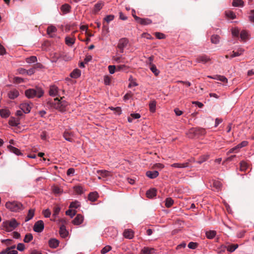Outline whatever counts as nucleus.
I'll list each match as a JSON object with an SVG mask.
<instances>
[{
    "label": "nucleus",
    "mask_w": 254,
    "mask_h": 254,
    "mask_svg": "<svg viewBox=\"0 0 254 254\" xmlns=\"http://www.w3.org/2000/svg\"><path fill=\"white\" fill-rule=\"evenodd\" d=\"M44 94L43 90L40 88H36L35 89H29L25 92V94L28 98L34 97H41Z\"/></svg>",
    "instance_id": "f257e3e1"
},
{
    "label": "nucleus",
    "mask_w": 254,
    "mask_h": 254,
    "mask_svg": "<svg viewBox=\"0 0 254 254\" xmlns=\"http://www.w3.org/2000/svg\"><path fill=\"white\" fill-rule=\"evenodd\" d=\"M206 133L205 129L203 128L196 127L192 128L189 131V137H198L200 136L204 135Z\"/></svg>",
    "instance_id": "f03ea898"
},
{
    "label": "nucleus",
    "mask_w": 254,
    "mask_h": 254,
    "mask_svg": "<svg viewBox=\"0 0 254 254\" xmlns=\"http://www.w3.org/2000/svg\"><path fill=\"white\" fill-rule=\"evenodd\" d=\"M5 207L11 211L17 212L23 209V205L18 201L7 202Z\"/></svg>",
    "instance_id": "7ed1b4c3"
},
{
    "label": "nucleus",
    "mask_w": 254,
    "mask_h": 254,
    "mask_svg": "<svg viewBox=\"0 0 254 254\" xmlns=\"http://www.w3.org/2000/svg\"><path fill=\"white\" fill-rule=\"evenodd\" d=\"M67 106V103L65 101H61L58 98L54 99V103H53V107L55 109L59 110L61 112H64L66 110V107Z\"/></svg>",
    "instance_id": "20e7f679"
},
{
    "label": "nucleus",
    "mask_w": 254,
    "mask_h": 254,
    "mask_svg": "<svg viewBox=\"0 0 254 254\" xmlns=\"http://www.w3.org/2000/svg\"><path fill=\"white\" fill-rule=\"evenodd\" d=\"M19 225L15 219L10 221H6L2 223V226L7 232H11L15 229Z\"/></svg>",
    "instance_id": "39448f33"
},
{
    "label": "nucleus",
    "mask_w": 254,
    "mask_h": 254,
    "mask_svg": "<svg viewBox=\"0 0 254 254\" xmlns=\"http://www.w3.org/2000/svg\"><path fill=\"white\" fill-rule=\"evenodd\" d=\"M133 17L138 23L142 25H149L152 22V20L148 18H142L134 14H133Z\"/></svg>",
    "instance_id": "423d86ee"
},
{
    "label": "nucleus",
    "mask_w": 254,
    "mask_h": 254,
    "mask_svg": "<svg viewBox=\"0 0 254 254\" xmlns=\"http://www.w3.org/2000/svg\"><path fill=\"white\" fill-rule=\"evenodd\" d=\"M97 173L101 176L104 181H107L112 177V174L111 172L107 170H97Z\"/></svg>",
    "instance_id": "0eeeda50"
},
{
    "label": "nucleus",
    "mask_w": 254,
    "mask_h": 254,
    "mask_svg": "<svg viewBox=\"0 0 254 254\" xmlns=\"http://www.w3.org/2000/svg\"><path fill=\"white\" fill-rule=\"evenodd\" d=\"M44 229V224L42 220L37 221L34 225L33 230L37 233L42 232Z\"/></svg>",
    "instance_id": "6e6552de"
},
{
    "label": "nucleus",
    "mask_w": 254,
    "mask_h": 254,
    "mask_svg": "<svg viewBox=\"0 0 254 254\" xmlns=\"http://www.w3.org/2000/svg\"><path fill=\"white\" fill-rule=\"evenodd\" d=\"M128 43V40L126 38L121 39L118 44V48L120 49L121 53L124 52V48L126 47Z\"/></svg>",
    "instance_id": "1a4fd4ad"
},
{
    "label": "nucleus",
    "mask_w": 254,
    "mask_h": 254,
    "mask_svg": "<svg viewBox=\"0 0 254 254\" xmlns=\"http://www.w3.org/2000/svg\"><path fill=\"white\" fill-rule=\"evenodd\" d=\"M211 61L209 56L206 55H201L198 56L196 58L195 62L197 63H202L205 64Z\"/></svg>",
    "instance_id": "9d476101"
},
{
    "label": "nucleus",
    "mask_w": 254,
    "mask_h": 254,
    "mask_svg": "<svg viewBox=\"0 0 254 254\" xmlns=\"http://www.w3.org/2000/svg\"><path fill=\"white\" fill-rule=\"evenodd\" d=\"M49 93L51 96L53 97L60 96L59 89L58 87L55 85H52L50 86Z\"/></svg>",
    "instance_id": "9b49d317"
},
{
    "label": "nucleus",
    "mask_w": 254,
    "mask_h": 254,
    "mask_svg": "<svg viewBox=\"0 0 254 254\" xmlns=\"http://www.w3.org/2000/svg\"><path fill=\"white\" fill-rule=\"evenodd\" d=\"M16 248L15 245L7 247L6 249L3 250L0 252V254H17V250H14Z\"/></svg>",
    "instance_id": "f8f14e48"
},
{
    "label": "nucleus",
    "mask_w": 254,
    "mask_h": 254,
    "mask_svg": "<svg viewBox=\"0 0 254 254\" xmlns=\"http://www.w3.org/2000/svg\"><path fill=\"white\" fill-rule=\"evenodd\" d=\"M75 32V31L73 32L72 33V37H70V36L65 37V43L66 45H67L68 46L71 47L75 43V37L73 35Z\"/></svg>",
    "instance_id": "ddd939ff"
},
{
    "label": "nucleus",
    "mask_w": 254,
    "mask_h": 254,
    "mask_svg": "<svg viewBox=\"0 0 254 254\" xmlns=\"http://www.w3.org/2000/svg\"><path fill=\"white\" fill-rule=\"evenodd\" d=\"M190 161H188L186 162L180 163H175L171 165V167L176 168H186L189 166Z\"/></svg>",
    "instance_id": "4468645a"
},
{
    "label": "nucleus",
    "mask_w": 254,
    "mask_h": 254,
    "mask_svg": "<svg viewBox=\"0 0 254 254\" xmlns=\"http://www.w3.org/2000/svg\"><path fill=\"white\" fill-rule=\"evenodd\" d=\"M20 108L24 113L27 114L30 112L31 106L29 103H23L20 105Z\"/></svg>",
    "instance_id": "2eb2a0df"
},
{
    "label": "nucleus",
    "mask_w": 254,
    "mask_h": 254,
    "mask_svg": "<svg viewBox=\"0 0 254 254\" xmlns=\"http://www.w3.org/2000/svg\"><path fill=\"white\" fill-rule=\"evenodd\" d=\"M64 138L69 141L72 142L73 141V133L71 131L65 130L63 134Z\"/></svg>",
    "instance_id": "dca6fc26"
},
{
    "label": "nucleus",
    "mask_w": 254,
    "mask_h": 254,
    "mask_svg": "<svg viewBox=\"0 0 254 254\" xmlns=\"http://www.w3.org/2000/svg\"><path fill=\"white\" fill-rule=\"evenodd\" d=\"M103 6L104 2L103 1H98L95 4L93 9L92 10V13L94 14H97L102 8Z\"/></svg>",
    "instance_id": "f3484780"
},
{
    "label": "nucleus",
    "mask_w": 254,
    "mask_h": 254,
    "mask_svg": "<svg viewBox=\"0 0 254 254\" xmlns=\"http://www.w3.org/2000/svg\"><path fill=\"white\" fill-rule=\"evenodd\" d=\"M19 95V93L18 91L15 89L11 90L8 93V97L10 99H14L18 97Z\"/></svg>",
    "instance_id": "a211bd4d"
},
{
    "label": "nucleus",
    "mask_w": 254,
    "mask_h": 254,
    "mask_svg": "<svg viewBox=\"0 0 254 254\" xmlns=\"http://www.w3.org/2000/svg\"><path fill=\"white\" fill-rule=\"evenodd\" d=\"M57 31V28L54 25H50L48 26L47 29V34L50 37H53L54 36V34Z\"/></svg>",
    "instance_id": "6ab92c4d"
},
{
    "label": "nucleus",
    "mask_w": 254,
    "mask_h": 254,
    "mask_svg": "<svg viewBox=\"0 0 254 254\" xmlns=\"http://www.w3.org/2000/svg\"><path fill=\"white\" fill-rule=\"evenodd\" d=\"M123 235L125 238L128 239H131L134 237V232L133 231L129 229L125 230Z\"/></svg>",
    "instance_id": "aec40b11"
},
{
    "label": "nucleus",
    "mask_w": 254,
    "mask_h": 254,
    "mask_svg": "<svg viewBox=\"0 0 254 254\" xmlns=\"http://www.w3.org/2000/svg\"><path fill=\"white\" fill-rule=\"evenodd\" d=\"M83 216L81 214H77L72 221L74 225H79L83 221Z\"/></svg>",
    "instance_id": "412c9836"
},
{
    "label": "nucleus",
    "mask_w": 254,
    "mask_h": 254,
    "mask_svg": "<svg viewBox=\"0 0 254 254\" xmlns=\"http://www.w3.org/2000/svg\"><path fill=\"white\" fill-rule=\"evenodd\" d=\"M71 6L67 3H65L61 7V10L63 14H67L70 12Z\"/></svg>",
    "instance_id": "4be33fe9"
},
{
    "label": "nucleus",
    "mask_w": 254,
    "mask_h": 254,
    "mask_svg": "<svg viewBox=\"0 0 254 254\" xmlns=\"http://www.w3.org/2000/svg\"><path fill=\"white\" fill-rule=\"evenodd\" d=\"M146 175L149 178L153 179L158 176L159 173L157 171H148L146 172Z\"/></svg>",
    "instance_id": "5701e85b"
},
{
    "label": "nucleus",
    "mask_w": 254,
    "mask_h": 254,
    "mask_svg": "<svg viewBox=\"0 0 254 254\" xmlns=\"http://www.w3.org/2000/svg\"><path fill=\"white\" fill-rule=\"evenodd\" d=\"M146 196L148 198H151L156 195V190L155 189H151L148 190L146 193Z\"/></svg>",
    "instance_id": "b1692460"
},
{
    "label": "nucleus",
    "mask_w": 254,
    "mask_h": 254,
    "mask_svg": "<svg viewBox=\"0 0 254 254\" xmlns=\"http://www.w3.org/2000/svg\"><path fill=\"white\" fill-rule=\"evenodd\" d=\"M7 148L11 152H12L18 156L22 155L20 150L15 147L11 146V145H9L7 146Z\"/></svg>",
    "instance_id": "393cba45"
},
{
    "label": "nucleus",
    "mask_w": 254,
    "mask_h": 254,
    "mask_svg": "<svg viewBox=\"0 0 254 254\" xmlns=\"http://www.w3.org/2000/svg\"><path fill=\"white\" fill-rule=\"evenodd\" d=\"M98 196V194L96 191L92 192L88 195V199L92 202H94L97 199Z\"/></svg>",
    "instance_id": "a878e982"
},
{
    "label": "nucleus",
    "mask_w": 254,
    "mask_h": 254,
    "mask_svg": "<svg viewBox=\"0 0 254 254\" xmlns=\"http://www.w3.org/2000/svg\"><path fill=\"white\" fill-rule=\"evenodd\" d=\"M59 245V242L56 239H51L49 241V245L52 248H56Z\"/></svg>",
    "instance_id": "bb28decb"
},
{
    "label": "nucleus",
    "mask_w": 254,
    "mask_h": 254,
    "mask_svg": "<svg viewBox=\"0 0 254 254\" xmlns=\"http://www.w3.org/2000/svg\"><path fill=\"white\" fill-rule=\"evenodd\" d=\"M59 233L60 236L62 238H65L68 235V232L65 229V227L64 225H62L60 227Z\"/></svg>",
    "instance_id": "cd10ccee"
},
{
    "label": "nucleus",
    "mask_w": 254,
    "mask_h": 254,
    "mask_svg": "<svg viewBox=\"0 0 254 254\" xmlns=\"http://www.w3.org/2000/svg\"><path fill=\"white\" fill-rule=\"evenodd\" d=\"M0 115L2 118H7L10 115V112L7 109H2L0 110Z\"/></svg>",
    "instance_id": "c85d7f7f"
},
{
    "label": "nucleus",
    "mask_w": 254,
    "mask_h": 254,
    "mask_svg": "<svg viewBox=\"0 0 254 254\" xmlns=\"http://www.w3.org/2000/svg\"><path fill=\"white\" fill-rule=\"evenodd\" d=\"M35 214V210L30 209L29 210L27 216L25 218V221L27 222L30 220L32 219Z\"/></svg>",
    "instance_id": "c756f323"
},
{
    "label": "nucleus",
    "mask_w": 254,
    "mask_h": 254,
    "mask_svg": "<svg viewBox=\"0 0 254 254\" xmlns=\"http://www.w3.org/2000/svg\"><path fill=\"white\" fill-rule=\"evenodd\" d=\"M238 248V244H231L225 246L226 250L230 253L234 252Z\"/></svg>",
    "instance_id": "7c9ffc66"
},
{
    "label": "nucleus",
    "mask_w": 254,
    "mask_h": 254,
    "mask_svg": "<svg viewBox=\"0 0 254 254\" xmlns=\"http://www.w3.org/2000/svg\"><path fill=\"white\" fill-rule=\"evenodd\" d=\"M81 75V71L76 68L74 69L70 73V76L73 78H77Z\"/></svg>",
    "instance_id": "2f4dec72"
},
{
    "label": "nucleus",
    "mask_w": 254,
    "mask_h": 254,
    "mask_svg": "<svg viewBox=\"0 0 254 254\" xmlns=\"http://www.w3.org/2000/svg\"><path fill=\"white\" fill-rule=\"evenodd\" d=\"M208 77H209L210 78H212V79L220 80L224 83L227 82V80H228L226 77H225L224 76H221V75H216L215 77H212L211 76H208Z\"/></svg>",
    "instance_id": "473e14b6"
},
{
    "label": "nucleus",
    "mask_w": 254,
    "mask_h": 254,
    "mask_svg": "<svg viewBox=\"0 0 254 254\" xmlns=\"http://www.w3.org/2000/svg\"><path fill=\"white\" fill-rule=\"evenodd\" d=\"M9 124L12 127H17L20 124L19 120L12 118L9 121Z\"/></svg>",
    "instance_id": "72a5a7b5"
},
{
    "label": "nucleus",
    "mask_w": 254,
    "mask_h": 254,
    "mask_svg": "<svg viewBox=\"0 0 254 254\" xmlns=\"http://www.w3.org/2000/svg\"><path fill=\"white\" fill-rule=\"evenodd\" d=\"M155 252V250L153 248H150L148 247H144L141 250V252L143 254H152Z\"/></svg>",
    "instance_id": "f704fd0d"
},
{
    "label": "nucleus",
    "mask_w": 254,
    "mask_h": 254,
    "mask_svg": "<svg viewBox=\"0 0 254 254\" xmlns=\"http://www.w3.org/2000/svg\"><path fill=\"white\" fill-rule=\"evenodd\" d=\"M209 155H208V154L202 155L199 157L198 160H197L196 161V162L198 164H201L203 162L206 161L209 158Z\"/></svg>",
    "instance_id": "c9c22d12"
},
{
    "label": "nucleus",
    "mask_w": 254,
    "mask_h": 254,
    "mask_svg": "<svg viewBox=\"0 0 254 254\" xmlns=\"http://www.w3.org/2000/svg\"><path fill=\"white\" fill-rule=\"evenodd\" d=\"M140 118V115L138 113H132L130 117H128L127 121L129 123H132L133 119H137Z\"/></svg>",
    "instance_id": "e433bc0d"
},
{
    "label": "nucleus",
    "mask_w": 254,
    "mask_h": 254,
    "mask_svg": "<svg viewBox=\"0 0 254 254\" xmlns=\"http://www.w3.org/2000/svg\"><path fill=\"white\" fill-rule=\"evenodd\" d=\"M232 5L235 7H243L244 2L242 0H233Z\"/></svg>",
    "instance_id": "4c0bfd02"
},
{
    "label": "nucleus",
    "mask_w": 254,
    "mask_h": 254,
    "mask_svg": "<svg viewBox=\"0 0 254 254\" xmlns=\"http://www.w3.org/2000/svg\"><path fill=\"white\" fill-rule=\"evenodd\" d=\"M216 232L214 230H210L206 232V236L208 239H212L216 236Z\"/></svg>",
    "instance_id": "58836bf2"
},
{
    "label": "nucleus",
    "mask_w": 254,
    "mask_h": 254,
    "mask_svg": "<svg viewBox=\"0 0 254 254\" xmlns=\"http://www.w3.org/2000/svg\"><path fill=\"white\" fill-rule=\"evenodd\" d=\"M220 41V37L218 35H213L211 37V42L212 43L217 44Z\"/></svg>",
    "instance_id": "ea45409f"
},
{
    "label": "nucleus",
    "mask_w": 254,
    "mask_h": 254,
    "mask_svg": "<svg viewBox=\"0 0 254 254\" xmlns=\"http://www.w3.org/2000/svg\"><path fill=\"white\" fill-rule=\"evenodd\" d=\"M150 69L156 76L158 75L160 73V71L157 68L155 64H151V65L150 66Z\"/></svg>",
    "instance_id": "a19ab883"
},
{
    "label": "nucleus",
    "mask_w": 254,
    "mask_h": 254,
    "mask_svg": "<svg viewBox=\"0 0 254 254\" xmlns=\"http://www.w3.org/2000/svg\"><path fill=\"white\" fill-rule=\"evenodd\" d=\"M174 200L170 197L167 198L165 200V206L167 208H169L173 205Z\"/></svg>",
    "instance_id": "79ce46f5"
},
{
    "label": "nucleus",
    "mask_w": 254,
    "mask_h": 254,
    "mask_svg": "<svg viewBox=\"0 0 254 254\" xmlns=\"http://www.w3.org/2000/svg\"><path fill=\"white\" fill-rule=\"evenodd\" d=\"M225 15L227 17H229L232 19H234L236 17L235 13L230 10L226 11L225 12Z\"/></svg>",
    "instance_id": "37998d69"
},
{
    "label": "nucleus",
    "mask_w": 254,
    "mask_h": 254,
    "mask_svg": "<svg viewBox=\"0 0 254 254\" xmlns=\"http://www.w3.org/2000/svg\"><path fill=\"white\" fill-rule=\"evenodd\" d=\"M51 58L52 62H56L60 58V55L57 53H51Z\"/></svg>",
    "instance_id": "c03bdc74"
},
{
    "label": "nucleus",
    "mask_w": 254,
    "mask_h": 254,
    "mask_svg": "<svg viewBox=\"0 0 254 254\" xmlns=\"http://www.w3.org/2000/svg\"><path fill=\"white\" fill-rule=\"evenodd\" d=\"M33 237L30 233H28L25 235L24 238V242L25 243H29L33 240Z\"/></svg>",
    "instance_id": "a18cd8bd"
},
{
    "label": "nucleus",
    "mask_w": 254,
    "mask_h": 254,
    "mask_svg": "<svg viewBox=\"0 0 254 254\" xmlns=\"http://www.w3.org/2000/svg\"><path fill=\"white\" fill-rule=\"evenodd\" d=\"M37 61V57L36 56H31L26 58V62L28 64H32Z\"/></svg>",
    "instance_id": "49530a36"
},
{
    "label": "nucleus",
    "mask_w": 254,
    "mask_h": 254,
    "mask_svg": "<svg viewBox=\"0 0 254 254\" xmlns=\"http://www.w3.org/2000/svg\"><path fill=\"white\" fill-rule=\"evenodd\" d=\"M213 187L217 190H219L222 186L221 183L218 181H215L212 184Z\"/></svg>",
    "instance_id": "de8ad7c7"
},
{
    "label": "nucleus",
    "mask_w": 254,
    "mask_h": 254,
    "mask_svg": "<svg viewBox=\"0 0 254 254\" xmlns=\"http://www.w3.org/2000/svg\"><path fill=\"white\" fill-rule=\"evenodd\" d=\"M156 102L155 101H151L149 104V109H150V111L153 113L156 110Z\"/></svg>",
    "instance_id": "09e8293b"
},
{
    "label": "nucleus",
    "mask_w": 254,
    "mask_h": 254,
    "mask_svg": "<svg viewBox=\"0 0 254 254\" xmlns=\"http://www.w3.org/2000/svg\"><path fill=\"white\" fill-rule=\"evenodd\" d=\"M248 167V164L245 161H243L240 162V170L241 171H245Z\"/></svg>",
    "instance_id": "8fccbe9b"
},
{
    "label": "nucleus",
    "mask_w": 254,
    "mask_h": 254,
    "mask_svg": "<svg viewBox=\"0 0 254 254\" xmlns=\"http://www.w3.org/2000/svg\"><path fill=\"white\" fill-rule=\"evenodd\" d=\"M244 50L242 49L239 50L237 52L233 51L232 52V54L230 56V57L231 58H233L239 56L242 54Z\"/></svg>",
    "instance_id": "3c124183"
},
{
    "label": "nucleus",
    "mask_w": 254,
    "mask_h": 254,
    "mask_svg": "<svg viewBox=\"0 0 254 254\" xmlns=\"http://www.w3.org/2000/svg\"><path fill=\"white\" fill-rule=\"evenodd\" d=\"M128 69V67L125 65H119L116 66V71H125Z\"/></svg>",
    "instance_id": "603ef678"
},
{
    "label": "nucleus",
    "mask_w": 254,
    "mask_h": 254,
    "mask_svg": "<svg viewBox=\"0 0 254 254\" xmlns=\"http://www.w3.org/2000/svg\"><path fill=\"white\" fill-rule=\"evenodd\" d=\"M76 211L75 210L68 209L66 211L65 214L69 216L71 218H72L75 214Z\"/></svg>",
    "instance_id": "864d4df0"
},
{
    "label": "nucleus",
    "mask_w": 254,
    "mask_h": 254,
    "mask_svg": "<svg viewBox=\"0 0 254 254\" xmlns=\"http://www.w3.org/2000/svg\"><path fill=\"white\" fill-rule=\"evenodd\" d=\"M79 206H80V203H79V202H78L77 201H72L69 205L70 208H77Z\"/></svg>",
    "instance_id": "5fc2aeb1"
},
{
    "label": "nucleus",
    "mask_w": 254,
    "mask_h": 254,
    "mask_svg": "<svg viewBox=\"0 0 254 254\" xmlns=\"http://www.w3.org/2000/svg\"><path fill=\"white\" fill-rule=\"evenodd\" d=\"M129 81H130V83L128 86L129 88H131L132 86H138V84L135 82V80H134L131 76L129 78Z\"/></svg>",
    "instance_id": "6e6d98bb"
},
{
    "label": "nucleus",
    "mask_w": 254,
    "mask_h": 254,
    "mask_svg": "<svg viewBox=\"0 0 254 254\" xmlns=\"http://www.w3.org/2000/svg\"><path fill=\"white\" fill-rule=\"evenodd\" d=\"M112 247L110 246H106L104 247L101 251L102 254H105L111 250Z\"/></svg>",
    "instance_id": "4d7b16f0"
},
{
    "label": "nucleus",
    "mask_w": 254,
    "mask_h": 254,
    "mask_svg": "<svg viewBox=\"0 0 254 254\" xmlns=\"http://www.w3.org/2000/svg\"><path fill=\"white\" fill-rule=\"evenodd\" d=\"M74 190L78 194H81L83 192V189L81 186H77L74 187Z\"/></svg>",
    "instance_id": "13d9d810"
},
{
    "label": "nucleus",
    "mask_w": 254,
    "mask_h": 254,
    "mask_svg": "<svg viewBox=\"0 0 254 254\" xmlns=\"http://www.w3.org/2000/svg\"><path fill=\"white\" fill-rule=\"evenodd\" d=\"M115 18V16L114 15H108L105 17L104 20L106 21L107 23H109L111 21L113 20Z\"/></svg>",
    "instance_id": "bf43d9fd"
},
{
    "label": "nucleus",
    "mask_w": 254,
    "mask_h": 254,
    "mask_svg": "<svg viewBox=\"0 0 254 254\" xmlns=\"http://www.w3.org/2000/svg\"><path fill=\"white\" fill-rule=\"evenodd\" d=\"M42 214L45 217L49 218L51 215V212L49 209H46L43 210Z\"/></svg>",
    "instance_id": "052dcab7"
},
{
    "label": "nucleus",
    "mask_w": 254,
    "mask_h": 254,
    "mask_svg": "<svg viewBox=\"0 0 254 254\" xmlns=\"http://www.w3.org/2000/svg\"><path fill=\"white\" fill-rule=\"evenodd\" d=\"M240 37L242 40L245 41L248 37V33L245 30H243L240 33Z\"/></svg>",
    "instance_id": "680f3d73"
},
{
    "label": "nucleus",
    "mask_w": 254,
    "mask_h": 254,
    "mask_svg": "<svg viewBox=\"0 0 254 254\" xmlns=\"http://www.w3.org/2000/svg\"><path fill=\"white\" fill-rule=\"evenodd\" d=\"M61 211L60 207L57 206L54 208L53 216L56 217L59 214Z\"/></svg>",
    "instance_id": "e2e57ef3"
},
{
    "label": "nucleus",
    "mask_w": 254,
    "mask_h": 254,
    "mask_svg": "<svg viewBox=\"0 0 254 254\" xmlns=\"http://www.w3.org/2000/svg\"><path fill=\"white\" fill-rule=\"evenodd\" d=\"M108 69L110 74H113L116 70V66L114 65H110L108 66Z\"/></svg>",
    "instance_id": "0e129e2a"
},
{
    "label": "nucleus",
    "mask_w": 254,
    "mask_h": 254,
    "mask_svg": "<svg viewBox=\"0 0 254 254\" xmlns=\"http://www.w3.org/2000/svg\"><path fill=\"white\" fill-rule=\"evenodd\" d=\"M155 35L156 37L158 39H163L165 38V35L164 34L160 32H155Z\"/></svg>",
    "instance_id": "69168bd1"
},
{
    "label": "nucleus",
    "mask_w": 254,
    "mask_h": 254,
    "mask_svg": "<svg viewBox=\"0 0 254 254\" xmlns=\"http://www.w3.org/2000/svg\"><path fill=\"white\" fill-rule=\"evenodd\" d=\"M25 245L23 243H19L17 246V250L20 252H22L25 249Z\"/></svg>",
    "instance_id": "338daca9"
},
{
    "label": "nucleus",
    "mask_w": 254,
    "mask_h": 254,
    "mask_svg": "<svg viewBox=\"0 0 254 254\" xmlns=\"http://www.w3.org/2000/svg\"><path fill=\"white\" fill-rule=\"evenodd\" d=\"M249 19L252 23H254V9L251 10Z\"/></svg>",
    "instance_id": "774afa93"
}]
</instances>
